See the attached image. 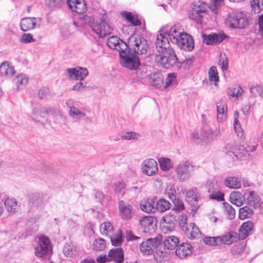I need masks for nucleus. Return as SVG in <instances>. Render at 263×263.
Instances as JSON below:
<instances>
[{"label": "nucleus", "instance_id": "obj_33", "mask_svg": "<svg viewBox=\"0 0 263 263\" xmlns=\"http://www.w3.org/2000/svg\"><path fill=\"white\" fill-rule=\"evenodd\" d=\"M230 200L232 204L237 206H240L243 204L245 197L243 195L239 192H233L230 195Z\"/></svg>", "mask_w": 263, "mask_h": 263}, {"label": "nucleus", "instance_id": "obj_44", "mask_svg": "<svg viewBox=\"0 0 263 263\" xmlns=\"http://www.w3.org/2000/svg\"><path fill=\"white\" fill-rule=\"evenodd\" d=\"M4 204L8 212L9 213H14L17 211V204L15 199L8 198L5 201Z\"/></svg>", "mask_w": 263, "mask_h": 263}, {"label": "nucleus", "instance_id": "obj_22", "mask_svg": "<svg viewBox=\"0 0 263 263\" xmlns=\"http://www.w3.org/2000/svg\"><path fill=\"white\" fill-rule=\"evenodd\" d=\"M183 231L190 239H195L199 237L200 235L198 228L193 223L186 225Z\"/></svg>", "mask_w": 263, "mask_h": 263}, {"label": "nucleus", "instance_id": "obj_21", "mask_svg": "<svg viewBox=\"0 0 263 263\" xmlns=\"http://www.w3.org/2000/svg\"><path fill=\"white\" fill-rule=\"evenodd\" d=\"M210 132L212 135L211 136L203 135L204 132H202V131L199 132H194L192 134V136L194 142L197 143L201 141H204L205 143L210 142L214 140V136L216 135V133H212V132Z\"/></svg>", "mask_w": 263, "mask_h": 263}, {"label": "nucleus", "instance_id": "obj_59", "mask_svg": "<svg viewBox=\"0 0 263 263\" xmlns=\"http://www.w3.org/2000/svg\"><path fill=\"white\" fill-rule=\"evenodd\" d=\"M166 191L169 198L171 199L173 202H175V200H176V192L175 187L173 186H168L167 187Z\"/></svg>", "mask_w": 263, "mask_h": 263}, {"label": "nucleus", "instance_id": "obj_25", "mask_svg": "<svg viewBox=\"0 0 263 263\" xmlns=\"http://www.w3.org/2000/svg\"><path fill=\"white\" fill-rule=\"evenodd\" d=\"M108 257L110 258V260H115L117 263H124L123 251L121 248L110 250L108 253Z\"/></svg>", "mask_w": 263, "mask_h": 263}, {"label": "nucleus", "instance_id": "obj_40", "mask_svg": "<svg viewBox=\"0 0 263 263\" xmlns=\"http://www.w3.org/2000/svg\"><path fill=\"white\" fill-rule=\"evenodd\" d=\"M63 252L66 257H71L77 253L76 247L72 242L67 243L63 248Z\"/></svg>", "mask_w": 263, "mask_h": 263}, {"label": "nucleus", "instance_id": "obj_34", "mask_svg": "<svg viewBox=\"0 0 263 263\" xmlns=\"http://www.w3.org/2000/svg\"><path fill=\"white\" fill-rule=\"evenodd\" d=\"M44 107L34 108L31 115V118L35 122H43L46 120V115L44 111Z\"/></svg>", "mask_w": 263, "mask_h": 263}, {"label": "nucleus", "instance_id": "obj_30", "mask_svg": "<svg viewBox=\"0 0 263 263\" xmlns=\"http://www.w3.org/2000/svg\"><path fill=\"white\" fill-rule=\"evenodd\" d=\"M14 68L8 62H4L0 65V74L2 76L11 77L14 74Z\"/></svg>", "mask_w": 263, "mask_h": 263}, {"label": "nucleus", "instance_id": "obj_9", "mask_svg": "<svg viewBox=\"0 0 263 263\" xmlns=\"http://www.w3.org/2000/svg\"><path fill=\"white\" fill-rule=\"evenodd\" d=\"M175 172L178 180L181 181H186L191 177L192 166L186 162L180 163L176 166Z\"/></svg>", "mask_w": 263, "mask_h": 263}, {"label": "nucleus", "instance_id": "obj_52", "mask_svg": "<svg viewBox=\"0 0 263 263\" xmlns=\"http://www.w3.org/2000/svg\"><path fill=\"white\" fill-rule=\"evenodd\" d=\"M113 230V226L110 222H105L100 226V231L104 235H109Z\"/></svg>", "mask_w": 263, "mask_h": 263}, {"label": "nucleus", "instance_id": "obj_31", "mask_svg": "<svg viewBox=\"0 0 263 263\" xmlns=\"http://www.w3.org/2000/svg\"><path fill=\"white\" fill-rule=\"evenodd\" d=\"M253 224L250 221L244 222L239 228V235L242 239L246 238L252 231Z\"/></svg>", "mask_w": 263, "mask_h": 263}, {"label": "nucleus", "instance_id": "obj_2", "mask_svg": "<svg viewBox=\"0 0 263 263\" xmlns=\"http://www.w3.org/2000/svg\"><path fill=\"white\" fill-rule=\"evenodd\" d=\"M222 0H213V4H208L203 1H198L194 2L192 5L189 16L198 24H201L203 17L206 14L208 9H210L213 13L217 14L218 8L220 6Z\"/></svg>", "mask_w": 263, "mask_h": 263}, {"label": "nucleus", "instance_id": "obj_64", "mask_svg": "<svg viewBox=\"0 0 263 263\" xmlns=\"http://www.w3.org/2000/svg\"><path fill=\"white\" fill-rule=\"evenodd\" d=\"M126 185L124 183L119 182L114 184V190L116 194H119L125 189Z\"/></svg>", "mask_w": 263, "mask_h": 263}, {"label": "nucleus", "instance_id": "obj_20", "mask_svg": "<svg viewBox=\"0 0 263 263\" xmlns=\"http://www.w3.org/2000/svg\"><path fill=\"white\" fill-rule=\"evenodd\" d=\"M203 42L207 45H214L223 41L226 35L224 34L212 33L203 35Z\"/></svg>", "mask_w": 263, "mask_h": 263}, {"label": "nucleus", "instance_id": "obj_42", "mask_svg": "<svg viewBox=\"0 0 263 263\" xmlns=\"http://www.w3.org/2000/svg\"><path fill=\"white\" fill-rule=\"evenodd\" d=\"M69 115L71 118L76 120L82 119L86 116L85 112L78 109L76 107L69 109Z\"/></svg>", "mask_w": 263, "mask_h": 263}, {"label": "nucleus", "instance_id": "obj_23", "mask_svg": "<svg viewBox=\"0 0 263 263\" xmlns=\"http://www.w3.org/2000/svg\"><path fill=\"white\" fill-rule=\"evenodd\" d=\"M225 148L227 151V154L229 157H231L233 160H235L241 157V154L239 153V149H238V146L234 143H230L226 145Z\"/></svg>", "mask_w": 263, "mask_h": 263}, {"label": "nucleus", "instance_id": "obj_11", "mask_svg": "<svg viewBox=\"0 0 263 263\" xmlns=\"http://www.w3.org/2000/svg\"><path fill=\"white\" fill-rule=\"evenodd\" d=\"M140 224L145 233H152L155 231L156 222L155 218L152 216H146L140 220Z\"/></svg>", "mask_w": 263, "mask_h": 263}, {"label": "nucleus", "instance_id": "obj_28", "mask_svg": "<svg viewBox=\"0 0 263 263\" xmlns=\"http://www.w3.org/2000/svg\"><path fill=\"white\" fill-rule=\"evenodd\" d=\"M141 210L146 213H153L156 210V203L153 199H148L141 201L140 203Z\"/></svg>", "mask_w": 263, "mask_h": 263}, {"label": "nucleus", "instance_id": "obj_12", "mask_svg": "<svg viewBox=\"0 0 263 263\" xmlns=\"http://www.w3.org/2000/svg\"><path fill=\"white\" fill-rule=\"evenodd\" d=\"M175 217L172 214H166L160 220L161 231L167 233L173 230L175 226Z\"/></svg>", "mask_w": 263, "mask_h": 263}, {"label": "nucleus", "instance_id": "obj_29", "mask_svg": "<svg viewBox=\"0 0 263 263\" xmlns=\"http://www.w3.org/2000/svg\"><path fill=\"white\" fill-rule=\"evenodd\" d=\"M179 239L175 236H166L163 241L164 246L167 250L174 249L179 244Z\"/></svg>", "mask_w": 263, "mask_h": 263}, {"label": "nucleus", "instance_id": "obj_56", "mask_svg": "<svg viewBox=\"0 0 263 263\" xmlns=\"http://www.w3.org/2000/svg\"><path fill=\"white\" fill-rule=\"evenodd\" d=\"M105 240L102 238L96 239L93 243V249L96 251H102L105 248Z\"/></svg>", "mask_w": 263, "mask_h": 263}, {"label": "nucleus", "instance_id": "obj_24", "mask_svg": "<svg viewBox=\"0 0 263 263\" xmlns=\"http://www.w3.org/2000/svg\"><path fill=\"white\" fill-rule=\"evenodd\" d=\"M217 120L219 122L226 120L227 114V104L224 101L217 102Z\"/></svg>", "mask_w": 263, "mask_h": 263}, {"label": "nucleus", "instance_id": "obj_27", "mask_svg": "<svg viewBox=\"0 0 263 263\" xmlns=\"http://www.w3.org/2000/svg\"><path fill=\"white\" fill-rule=\"evenodd\" d=\"M35 20V17H26L22 19L20 23L21 29L23 31H27L33 29L36 25Z\"/></svg>", "mask_w": 263, "mask_h": 263}, {"label": "nucleus", "instance_id": "obj_48", "mask_svg": "<svg viewBox=\"0 0 263 263\" xmlns=\"http://www.w3.org/2000/svg\"><path fill=\"white\" fill-rule=\"evenodd\" d=\"M239 112L235 111L234 113V128L238 137L241 138L243 135L242 129L238 121Z\"/></svg>", "mask_w": 263, "mask_h": 263}, {"label": "nucleus", "instance_id": "obj_53", "mask_svg": "<svg viewBox=\"0 0 263 263\" xmlns=\"http://www.w3.org/2000/svg\"><path fill=\"white\" fill-rule=\"evenodd\" d=\"M209 79L210 81L214 82L215 86H217L216 83L219 81V77L218 72L215 67H212L209 71Z\"/></svg>", "mask_w": 263, "mask_h": 263}, {"label": "nucleus", "instance_id": "obj_26", "mask_svg": "<svg viewBox=\"0 0 263 263\" xmlns=\"http://www.w3.org/2000/svg\"><path fill=\"white\" fill-rule=\"evenodd\" d=\"M149 82L154 86L160 88L164 86V78L159 72L153 73L149 75Z\"/></svg>", "mask_w": 263, "mask_h": 263}, {"label": "nucleus", "instance_id": "obj_55", "mask_svg": "<svg viewBox=\"0 0 263 263\" xmlns=\"http://www.w3.org/2000/svg\"><path fill=\"white\" fill-rule=\"evenodd\" d=\"M44 111L46 115H51L53 117L62 116V114L60 110L55 107H44Z\"/></svg>", "mask_w": 263, "mask_h": 263}, {"label": "nucleus", "instance_id": "obj_7", "mask_svg": "<svg viewBox=\"0 0 263 263\" xmlns=\"http://www.w3.org/2000/svg\"><path fill=\"white\" fill-rule=\"evenodd\" d=\"M52 252V246L49 238L44 235L40 236L34 248L35 255L38 257L44 258L50 255Z\"/></svg>", "mask_w": 263, "mask_h": 263}, {"label": "nucleus", "instance_id": "obj_15", "mask_svg": "<svg viewBox=\"0 0 263 263\" xmlns=\"http://www.w3.org/2000/svg\"><path fill=\"white\" fill-rule=\"evenodd\" d=\"M107 44L110 48L119 51V54L121 51L128 48L127 43L124 42L116 36L109 37L107 40Z\"/></svg>", "mask_w": 263, "mask_h": 263}, {"label": "nucleus", "instance_id": "obj_17", "mask_svg": "<svg viewBox=\"0 0 263 263\" xmlns=\"http://www.w3.org/2000/svg\"><path fill=\"white\" fill-rule=\"evenodd\" d=\"M69 8L78 14L84 13L86 10V4L84 0H67Z\"/></svg>", "mask_w": 263, "mask_h": 263}, {"label": "nucleus", "instance_id": "obj_47", "mask_svg": "<svg viewBox=\"0 0 263 263\" xmlns=\"http://www.w3.org/2000/svg\"><path fill=\"white\" fill-rule=\"evenodd\" d=\"M253 210L248 206L239 209V217L241 219H245L250 218L253 214Z\"/></svg>", "mask_w": 263, "mask_h": 263}, {"label": "nucleus", "instance_id": "obj_18", "mask_svg": "<svg viewBox=\"0 0 263 263\" xmlns=\"http://www.w3.org/2000/svg\"><path fill=\"white\" fill-rule=\"evenodd\" d=\"M67 72L71 79H74L76 80H82L88 74V71L86 68L79 67L74 68H68L67 69Z\"/></svg>", "mask_w": 263, "mask_h": 263}, {"label": "nucleus", "instance_id": "obj_6", "mask_svg": "<svg viewBox=\"0 0 263 263\" xmlns=\"http://www.w3.org/2000/svg\"><path fill=\"white\" fill-rule=\"evenodd\" d=\"M121 65L130 69L136 70L140 65V60L137 54L132 52L128 48L120 53Z\"/></svg>", "mask_w": 263, "mask_h": 263}, {"label": "nucleus", "instance_id": "obj_16", "mask_svg": "<svg viewBox=\"0 0 263 263\" xmlns=\"http://www.w3.org/2000/svg\"><path fill=\"white\" fill-rule=\"evenodd\" d=\"M118 208L120 216L123 219L127 220L132 218L133 208L128 203L123 200L120 201Z\"/></svg>", "mask_w": 263, "mask_h": 263}, {"label": "nucleus", "instance_id": "obj_36", "mask_svg": "<svg viewBox=\"0 0 263 263\" xmlns=\"http://www.w3.org/2000/svg\"><path fill=\"white\" fill-rule=\"evenodd\" d=\"M224 184L231 189H239L241 187L240 180L235 177H227L224 181Z\"/></svg>", "mask_w": 263, "mask_h": 263}, {"label": "nucleus", "instance_id": "obj_14", "mask_svg": "<svg viewBox=\"0 0 263 263\" xmlns=\"http://www.w3.org/2000/svg\"><path fill=\"white\" fill-rule=\"evenodd\" d=\"M186 199L191 204L192 210L196 212L199 208L198 202L200 199V195L196 189H192L186 193Z\"/></svg>", "mask_w": 263, "mask_h": 263}, {"label": "nucleus", "instance_id": "obj_51", "mask_svg": "<svg viewBox=\"0 0 263 263\" xmlns=\"http://www.w3.org/2000/svg\"><path fill=\"white\" fill-rule=\"evenodd\" d=\"M243 92V90L240 86H236L228 90V95L235 98H238Z\"/></svg>", "mask_w": 263, "mask_h": 263}, {"label": "nucleus", "instance_id": "obj_54", "mask_svg": "<svg viewBox=\"0 0 263 263\" xmlns=\"http://www.w3.org/2000/svg\"><path fill=\"white\" fill-rule=\"evenodd\" d=\"M205 244L210 246H216L220 245V237H206L204 238Z\"/></svg>", "mask_w": 263, "mask_h": 263}, {"label": "nucleus", "instance_id": "obj_58", "mask_svg": "<svg viewBox=\"0 0 263 263\" xmlns=\"http://www.w3.org/2000/svg\"><path fill=\"white\" fill-rule=\"evenodd\" d=\"M140 137V135L136 132H130L126 133L125 134L122 136V138L126 140H130L132 139H137Z\"/></svg>", "mask_w": 263, "mask_h": 263}, {"label": "nucleus", "instance_id": "obj_57", "mask_svg": "<svg viewBox=\"0 0 263 263\" xmlns=\"http://www.w3.org/2000/svg\"><path fill=\"white\" fill-rule=\"evenodd\" d=\"M176 74L174 73H169L166 79L165 82H164V88H166L172 85H173L176 81Z\"/></svg>", "mask_w": 263, "mask_h": 263}, {"label": "nucleus", "instance_id": "obj_8", "mask_svg": "<svg viewBox=\"0 0 263 263\" xmlns=\"http://www.w3.org/2000/svg\"><path fill=\"white\" fill-rule=\"evenodd\" d=\"M162 240L161 235H157L154 238L147 239L145 241L143 242L140 246V250L141 253L145 255H149L154 252L155 247L161 245Z\"/></svg>", "mask_w": 263, "mask_h": 263}, {"label": "nucleus", "instance_id": "obj_62", "mask_svg": "<svg viewBox=\"0 0 263 263\" xmlns=\"http://www.w3.org/2000/svg\"><path fill=\"white\" fill-rule=\"evenodd\" d=\"M187 220V215L186 214H182L178 217V223L180 227L182 228V230L185 229L186 225V222Z\"/></svg>", "mask_w": 263, "mask_h": 263}, {"label": "nucleus", "instance_id": "obj_35", "mask_svg": "<svg viewBox=\"0 0 263 263\" xmlns=\"http://www.w3.org/2000/svg\"><path fill=\"white\" fill-rule=\"evenodd\" d=\"M247 199L248 204L255 208H258L261 205L260 198L256 193L253 191L249 192Z\"/></svg>", "mask_w": 263, "mask_h": 263}, {"label": "nucleus", "instance_id": "obj_37", "mask_svg": "<svg viewBox=\"0 0 263 263\" xmlns=\"http://www.w3.org/2000/svg\"><path fill=\"white\" fill-rule=\"evenodd\" d=\"M231 251L235 255H246L248 254V249L244 243H239L234 245Z\"/></svg>", "mask_w": 263, "mask_h": 263}, {"label": "nucleus", "instance_id": "obj_4", "mask_svg": "<svg viewBox=\"0 0 263 263\" xmlns=\"http://www.w3.org/2000/svg\"><path fill=\"white\" fill-rule=\"evenodd\" d=\"M224 23L232 29H243L249 24L247 13L237 11L230 13L227 16Z\"/></svg>", "mask_w": 263, "mask_h": 263}, {"label": "nucleus", "instance_id": "obj_43", "mask_svg": "<svg viewBox=\"0 0 263 263\" xmlns=\"http://www.w3.org/2000/svg\"><path fill=\"white\" fill-rule=\"evenodd\" d=\"M158 161L160 168L163 171H168L173 166L172 160L167 158L161 157L159 159Z\"/></svg>", "mask_w": 263, "mask_h": 263}, {"label": "nucleus", "instance_id": "obj_19", "mask_svg": "<svg viewBox=\"0 0 263 263\" xmlns=\"http://www.w3.org/2000/svg\"><path fill=\"white\" fill-rule=\"evenodd\" d=\"M192 252V247L187 243H182L178 245L175 253L177 257L180 259H184L190 255Z\"/></svg>", "mask_w": 263, "mask_h": 263}, {"label": "nucleus", "instance_id": "obj_38", "mask_svg": "<svg viewBox=\"0 0 263 263\" xmlns=\"http://www.w3.org/2000/svg\"><path fill=\"white\" fill-rule=\"evenodd\" d=\"M220 239V245L222 244L231 245L237 239L236 234L230 232L222 236H219Z\"/></svg>", "mask_w": 263, "mask_h": 263}, {"label": "nucleus", "instance_id": "obj_49", "mask_svg": "<svg viewBox=\"0 0 263 263\" xmlns=\"http://www.w3.org/2000/svg\"><path fill=\"white\" fill-rule=\"evenodd\" d=\"M155 249L154 259L157 262L161 263L163 261L166 253L162 250L160 245L155 247Z\"/></svg>", "mask_w": 263, "mask_h": 263}, {"label": "nucleus", "instance_id": "obj_50", "mask_svg": "<svg viewBox=\"0 0 263 263\" xmlns=\"http://www.w3.org/2000/svg\"><path fill=\"white\" fill-rule=\"evenodd\" d=\"M251 5L252 11L258 13L263 9V0H252Z\"/></svg>", "mask_w": 263, "mask_h": 263}, {"label": "nucleus", "instance_id": "obj_10", "mask_svg": "<svg viewBox=\"0 0 263 263\" xmlns=\"http://www.w3.org/2000/svg\"><path fill=\"white\" fill-rule=\"evenodd\" d=\"M92 30L99 35L104 37L111 33L112 29L105 20H101L100 22H96L92 26Z\"/></svg>", "mask_w": 263, "mask_h": 263}, {"label": "nucleus", "instance_id": "obj_63", "mask_svg": "<svg viewBox=\"0 0 263 263\" xmlns=\"http://www.w3.org/2000/svg\"><path fill=\"white\" fill-rule=\"evenodd\" d=\"M34 41L35 40L33 38L32 35L30 33L24 34L21 38V42L24 43H28Z\"/></svg>", "mask_w": 263, "mask_h": 263}, {"label": "nucleus", "instance_id": "obj_46", "mask_svg": "<svg viewBox=\"0 0 263 263\" xmlns=\"http://www.w3.org/2000/svg\"><path fill=\"white\" fill-rule=\"evenodd\" d=\"M171 208L170 203L165 199H160L156 203V210L163 212Z\"/></svg>", "mask_w": 263, "mask_h": 263}, {"label": "nucleus", "instance_id": "obj_5", "mask_svg": "<svg viewBox=\"0 0 263 263\" xmlns=\"http://www.w3.org/2000/svg\"><path fill=\"white\" fill-rule=\"evenodd\" d=\"M127 45L128 49L137 55L146 53L148 47L147 41L144 37L137 34L129 37Z\"/></svg>", "mask_w": 263, "mask_h": 263}, {"label": "nucleus", "instance_id": "obj_13", "mask_svg": "<svg viewBox=\"0 0 263 263\" xmlns=\"http://www.w3.org/2000/svg\"><path fill=\"white\" fill-rule=\"evenodd\" d=\"M142 172L147 176H153L156 174L158 167L157 161L153 159H147L142 163Z\"/></svg>", "mask_w": 263, "mask_h": 263}, {"label": "nucleus", "instance_id": "obj_39", "mask_svg": "<svg viewBox=\"0 0 263 263\" xmlns=\"http://www.w3.org/2000/svg\"><path fill=\"white\" fill-rule=\"evenodd\" d=\"M209 192L211 193L209 195L210 199L216 200L218 201L224 200V194L221 192L217 187L209 188Z\"/></svg>", "mask_w": 263, "mask_h": 263}, {"label": "nucleus", "instance_id": "obj_3", "mask_svg": "<svg viewBox=\"0 0 263 263\" xmlns=\"http://www.w3.org/2000/svg\"><path fill=\"white\" fill-rule=\"evenodd\" d=\"M168 41L177 45L181 49L191 51L194 47V43L192 36L186 33L179 31L176 27H172L170 31L165 33Z\"/></svg>", "mask_w": 263, "mask_h": 263}, {"label": "nucleus", "instance_id": "obj_61", "mask_svg": "<svg viewBox=\"0 0 263 263\" xmlns=\"http://www.w3.org/2000/svg\"><path fill=\"white\" fill-rule=\"evenodd\" d=\"M49 95V90L47 87H42L39 90L38 96L40 99H46Z\"/></svg>", "mask_w": 263, "mask_h": 263}, {"label": "nucleus", "instance_id": "obj_60", "mask_svg": "<svg viewBox=\"0 0 263 263\" xmlns=\"http://www.w3.org/2000/svg\"><path fill=\"white\" fill-rule=\"evenodd\" d=\"M219 64L221 67L222 71H224L228 69V60L225 55L220 56Z\"/></svg>", "mask_w": 263, "mask_h": 263}, {"label": "nucleus", "instance_id": "obj_1", "mask_svg": "<svg viewBox=\"0 0 263 263\" xmlns=\"http://www.w3.org/2000/svg\"><path fill=\"white\" fill-rule=\"evenodd\" d=\"M156 46L159 54L155 55V60L163 68L172 67L177 62V58L173 48L170 47V43L165 34L158 35Z\"/></svg>", "mask_w": 263, "mask_h": 263}, {"label": "nucleus", "instance_id": "obj_41", "mask_svg": "<svg viewBox=\"0 0 263 263\" xmlns=\"http://www.w3.org/2000/svg\"><path fill=\"white\" fill-rule=\"evenodd\" d=\"M111 243L114 246H120L124 239L121 231L118 230V231L112 235H109Z\"/></svg>", "mask_w": 263, "mask_h": 263}, {"label": "nucleus", "instance_id": "obj_32", "mask_svg": "<svg viewBox=\"0 0 263 263\" xmlns=\"http://www.w3.org/2000/svg\"><path fill=\"white\" fill-rule=\"evenodd\" d=\"M28 78L25 74L21 73L16 76L13 80L17 90L23 89L27 85Z\"/></svg>", "mask_w": 263, "mask_h": 263}, {"label": "nucleus", "instance_id": "obj_45", "mask_svg": "<svg viewBox=\"0 0 263 263\" xmlns=\"http://www.w3.org/2000/svg\"><path fill=\"white\" fill-rule=\"evenodd\" d=\"M222 207L227 218L229 219H234L235 216V211L232 206L228 202H223Z\"/></svg>", "mask_w": 263, "mask_h": 263}]
</instances>
